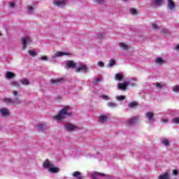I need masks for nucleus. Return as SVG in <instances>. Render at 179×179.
Here are the masks:
<instances>
[{"mask_svg": "<svg viewBox=\"0 0 179 179\" xmlns=\"http://www.w3.org/2000/svg\"><path fill=\"white\" fill-rule=\"evenodd\" d=\"M162 143L165 146H169V145H170V142L167 140V138H164L162 141Z\"/></svg>", "mask_w": 179, "mask_h": 179, "instance_id": "nucleus-39", "label": "nucleus"}, {"mask_svg": "<svg viewBox=\"0 0 179 179\" xmlns=\"http://www.w3.org/2000/svg\"><path fill=\"white\" fill-rule=\"evenodd\" d=\"M119 45L122 50H124L125 51L129 49V46L124 43H120Z\"/></svg>", "mask_w": 179, "mask_h": 179, "instance_id": "nucleus-20", "label": "nucleus"}, {"mask_svg": "<svg viewBox=\"0 0 179 179\" xmlns=\"http://www.w3.org/2000/svg\"><path fill=\"white\" fill-rule=\"evenodd\" d=\"M75 71L77 73H87L89 68L83 62H78Z\"/></svg>", "mask_w": 179, "mask_h": 179, "instance_id": "nucleus-2", "label": "nucleus"}, {"mask_svg": "<svg viewBox=\"0 0 179 179\" xmlns=\"http://www.w3.org/2000/svg\"><path fill=\"white\" fill-rule=\"evenodd\" d=\"M98 37H99V38H104V37H106V34H104V33H101V34L99 35Z\"/></svg>", "mask_w": 179, "mask_h": 179, "instance_id": "nucleus-48", "label": "nucleus"}, {"mask_svg": "<svg viewBox=\"0 0 179 179\" xmlns=\"http://www.w3.org/2000/svg\"><path fill=\"white\" fill-rule=\"evenodd\" d=\"M165 84L164 83H157V87L159 89H162V87H164Z\"/></svg>", "mask_w": 179, "mask_h": 179, "instance_id": "nucleus-41", "label": "nucleus"}, {"mask_svg": "<svg viewBox=\"0 0 179 179\" xmlns=\"http://www.w3.org/2000/svg\"><path fill=\"white\" fill-rule=\"evenodd\" d=\"M101 79L100 78H96V80H95V83H99V82H101Z\"/></svg>", "mask_w": 179, "mask_h": 179, "instance_id": "nucleus-51", "label": "nucleus"}, {"mask_svg": "<svg viewBox=\"0 0 179 179\" xmlns=\"http://www.w3.org/2000/svg\"><path fill=\"white\" fill-rule=\"evenodd\" d=\"M171 121L173 124H179V117H175Z\"/></svg>", "mask_w": 179, "mask_h": 179, "instance_id": "nucleus-42", "label": "nucleus"}, {"mask_svg": "<svg viewBox=\"0 0 179 179\" xmlns=\"http://www.w3.org/2000/svg\"><path fill=\"white\" fill-rule=\"evenodd\" d=\"M77 65H78V63H75L72 60H69V61L66 62V66L68 68H72L73 69H76Z\"/></svg>", "mask_w": 179, "mask_h": 179, "instance_id": "nucleus-13", "label": "nucleus"}, {"mask_svg": "<svg viewBox=\"0 0 179 179\" xmlns=\"http://www.w3.org/2000/svg\"><path fill=\"white\" fill-rule=\"evenodd\" d=\"M29 55H30V57H36L37 56V52H35V50H29Z\"/></svg>", "mask_w": 179, "mask_h": 179, "instance_id": "nucleus-37", "label": "nucleus"}, {"mask_svg": "<svg viewBox=\"0 0 179 179\" xmlns=\"http://www.w3.org/2000/svg\"><path fill=\"white\" fill-rule=\"evenodd\" d=\"M137 120L135 117H133L129 120H127L128 125H134V124H136Z\"/></svg>", "mask_w": 179, "mask_h": 179, "instance_id": "nucleus-23", "label": "nucleus"}, {"mask_svg": "<svg viewBox=\"0 0 179 179\" xmlns=\"http://www.w3.org/2000/svg\"><path fill=\"white\" fill-rule=\"evenodd\" d=\"M161 122H163L164 124H167V122H169V120L162 118L161 119Z\"/></svg>", "mask_w": 179, "mask_h": 179, "instance_id": "nucleus-46", "label": "nucleus"}, {"mask_svg": "<svg viewBox=\"0 0 179 179\" xmlns=\"http://www.w3.org/2000/svg\"><path fill=\"white\" fill-rule=\"evenodd\" d=\"M138 11H136V9L131 8L130 9V13L131 15H136Z\"/></svg>", "mask_w": 179, "mask_h": 179, "instance_id": "nucleus-43", "label": "nucleus"}, {"mask_svg": "<svg viewBox=\"0 0 179 179\" xmlns=\"http://www.w3.org/2000/svg\"><path fill=\"white\" fill-rule=\"evenodd\" d=\"M155 62H157V58L155 59Z\"/></svg>", "mask_w": 179, "mask_h": 179, "instance_id": "nucleus-55", "label": "nucleus"}, {"mask_svg": "<svg viewBox=\"0 0 179 179\" xmlns=\"http://www.w3.org/2000/svg\"><path fill=\"white\" fill-rule=\"evenodd\" d=\"M98 66H99V68H103L104 66V63L103 62H98Z\"/></svg>", "mask_w": 179, "mask_h": 179, "instance_id": "nucleus-45", "label": "nucleus"}, {"mask_svg": "<svg viewBox=\"0 0 179 179\" xmlns=\"http://www.w3.org/2000/svg\"><path fill=\"white\" fill-rule=\"evenodd\" d=\"M94 2H96V3H103L104 2V0H93Z\"/></svg>", "mask_w": 179, "mask_h": 179, "instance_id": "nucleus-49", "label": "nucleus"}, {"mask_svg": "<svg viewBox=\"0 0 179 179\" xmlns=\"http://www.w3.org/2000/svg\"><path fill=\"white\" fill-rule=\"evenodd\" d=\"M167 1H168L169 9H170L171 10H173V9H174V8H176V3H174V1H173V0H167Z\"/></svg>", "mask_w": 179, "mask_h": 179, "instance_id": "nucleus-16", "label": "nucleus"}, {"mask_svg": "<svg viewBox=\"0 0 179 179\" xmlns=\"http://www.w3.org/2000/svg\"><path fill=\"white\" fill-rule=\"evenodd\" d=\"M123 1H128V0H123Z\"/></svg>", "mask_w": 179, "mask_h": 179, "instance_id": "nucleus-56", "label": "nucleus"}, {"mask_svg": "<svg viewBox=\"0 0 179 179\" xmlns=\"http://www.w3.org/2000/svg\"><path fill=\"white\" fill-rule=\"evenodd\" d=\"M64 55H71V54L66 52L58 51L52 56V59H55V58H59V57H64Z\"/></svg>", "mask_w": 179, "mask_h": 179, "instance_id": "nucleus-8", "label": "nucleus"}, {"mask_svg": "<svg viewBox=\"0 0 179 179\" xmlns=\"http://www.w3.org/2000/svg\"><path fill=\"white\" fill-rule=\"evenodd\" d=\"M145 118L150 123L155 122V113L152 112H147L145 113Z\"/></svg>", "mask_w": 179, "mask_h": 179, "instance_id": "nucleus-7", "label": "nucleus"}, {"mask_svg": "<svg viewBox=\"0 0 179 179\" xmlns=\"http://www.w3.org/2000/svg\"><path fill=\"white\" fill-rule=\"evenodd\" d=\"M39 59H41V61H48V57L47 56H42Z\"/></svg>", "mask_w": 179, "mask_h": 179, "instance_id": "nucleus-44", "label": "nucleus"}, {"mask_svg": "<svg viewBox=\"0 0 179 179\" xmlns=\"http://www.w3.org/2000/svg\"><path fill=\"white\" fill-rule=\"evenodd\" d=\"M15 6H16V3L15 2H10L8 3L9 9H15Z\"/></svg>", "mask_w": 179, "mask_h": 179, "instance_id": "nucleus-36", "label": "nucleus"}, {"mask_svg": "<svg viewBox=\"0 0 179 179\" xmlns=\"http://www.w3.org/2000/svg\"><path fill=\"white\" fill-rule=\"evenodd\" d=\"M3 101L6 103V104H11L12 106H16L22 103V101L19 98L14 99L10 98H4Z\"/></svg>", "mask_w": 179, "mask_h": 179, "instance_id": "nucleus-3", "label": "nucleus"}, {"mask_svg": "<svg viewBox=\"0 0 179 179\" xmlns=\"http://www.w3.org/2000/svg\"><path fill=\"white\" fill-rule=\"evenodd\" d=\"M100 99H102V100L108 101L110 100V96H108V95L102 94L100 96Z\"/></svg>", "mask_w": 179, "mask_h": 179, "instance_id": "nucleus-38", "label": "nucleus"}, {"mask_svg": "<svg viewBox=\"0 0 179 179\" xmlns=\"http://www.w3.org/2000/svg\"><path fill=\"white\" fill-rule=\"evenodd\" d=\"M64 129L68 132H72V131H76L78 127L73 124L68 123L64 125Z\"/></svg>", "mask_w": 179, "mask_h": 179, "instance_id": "nucleus-4", "label": "nucleus"}, {"mask_svg": "<svg viewBox=\"0 0 179 179\" xmlns=\"http://www.w3.org/2000/svg\"><path fill=\"white\" fill-rule=\"evenodd\" d=\"M10 86H13V87H20V84L19 82L13 80L10 83Z\"/></svg>", "mask_w": 179, "mask_h": 179, "instance_id": "nucleus-21", "label": "nucleus"}, {"mask_svg": "<svg viewBox=\"0 0 179 179\" xmlns=\"http://www.w3.org/2000/svg\"><path fill=\"white\" fill-rule=\"evenodd\" d=\"M157 64L158 65H163L164 64H166V61L161 57H157Z\"/></svg>", "mask_w": 179, "mask_h": 179, "instance_id": "nucleus-30", "label": "nucleus"}, {"mask_svg": "<svg viewBox=\"0 0 179 179\" xmlns=\"http://www.w3.org/2000/svg\"><path fill=\"white\" fill-rule=\"evenodd\" d=\"M150 6L152 8H157V0H150Z\"/></svg>", "mask_w": 179, "mask_h": 179, "instance_id": "nucleus-28", "label": "nucleus"}, {"mask_svg": "<svg viewBox=\"0 0 179 179\" xmlns=\"http://www.w3.org/2000/svg\"><path fill=\"white\" fill-rule=\"evenodd\" d=\"M115 99L116 100H117V101H123V100H125V96L124 95L116 96Z\"/></svg>", "mask_w": 179, "mask_h": 179, "instance_id": "nucleus-29", "label": "nucleus"}, {"mask_svg": "<svg viewBox=\"0 0 179 179\" xmlns=\"http://www.w3.org/2000/svg\"><path fill=\"white\" fill-rule=\"evenodd\" d=\"M132 80H134V82H136V78H132Z\"/></svg>", "mask_w": 179, "mask_h": 179, "instance_id": "nucleus-54", "label": "nucleus"}, {"mask_svg": "<svg viewBox=\"0 0 179 179\" xmlns=\"http://www.w3.org/2000/svg\"><path fill=\"white\" fill-rule=\"evenodd\" d=\"M173 176H177V174H178V171L176 169L173 170Z\"/></svg>", "mask_w": 179, "mask_h": 179, "instance_id": "nucleus-50", "label": "nucleus"}, {"mask_svg": "<svg viewBox=\"0 0 179 179\" xmlns=\"http://www.w3.org/2000/svg\"><path fill=\"white\" fill-rule=\"evenodd\" d=\"M21 41L23 45V50H26L27 45L31 43V39L29 37H24L21 39Z\"/></svg>", "mask_w": 179, "mask_h": 179, "instance_id": "nucleus-5", "label": "nucleus"}, {"mask_svg": "<svg viewBox=\"0 0 179 179\" xmlns=\"http://www.w3.org/2000/svg\"><path fill=\"white\" fill-rule=\"evenodd\" d=\"M161 3H163V1L162 0H157V5H160Z\"/></svg>", "mask_w": 179, "mask_h": 179, "instance_id": "nucleus-52", "label": "nucleus"}, {"mask_svg": "<svg viewBox=\"0 0 179 179\" xmlns=\"http://www.w3.org/2000/svg\"><path fill=\"white\" fill-rule=\"evenodd\" d=\"M43 169H48V171L52 167H54V164H52L48 159H45V161L43 164Z\"/></svg>", "mask_w": 179, "mask_h": 179, "instance_id": "nucleus-10", "label": "nucleus"}, {"mask_svg": "<svg viewBox=\"0 0 179 179\" xmlns=\"http://www.w3.org/2000/svg\"><path fill=\"white\" fill-rule=\"evenodd\" d=\"M99 122H100V124H107V122H108V117L106 115H101L99 116Z\"/></svg>", "mask_w": 179, "mask_h": 179, "instance_id": "nucleus-12", "label": "nucleus"}, {"mask_svg": "<svg viewBox=\"0 0 179 179\" xmlns=\"http://www.w3.org/2000/svg\"><path fill=\"white\" fill-rule=\"evenodd\" d=\"M10 114V112L7 108H2L0 109V115H1V117L6 118V117L9 116Z\"/></svg>", "mask_w": 179, "mask_h": 179, "instance_id": "nucleus-9", "label": "nucleus"}, {"mask_svg": "<svg viewBox=\"0 0 179 179\" xmlns=\"http://www.w3.org/2000/svg\"><path fill=\"white\" fill-rule=\"evenodd\" d=\"M107 106H108V107H110V108H115V107L118 106V104L113 103V102H108Z\"/></svg>", "mask_w": 179, "mask_h": 179, "instance_id": "nucleus-24", "label": "nucleus"}, {"mask_svg": "<svg viewBox=\"0 0 179 179\" xmlns=\"http://www.w3.org/2000/svg\"><path fill=\"white\" fill-rule=\"evenodd\" d=\"M176 50H179V43L176 45Z\"/></svg>", "mask_w": 179, "mask_h": 179, "instance_id": "nucleus-53", "label": "nucleus"}, {"mask_svg": "<svg viewBox=\"0 0 179 179\" xmlns=\"http://www.w3.org/2000/svg\"><path fill=\"white\" fill-rule=\"evenodd\" d=\"M27 11L30 15H33V13H34V7H33L32 6H30V5L27 6Z\"/></svg>", "mask_w": 179, "mask_h": 179, "instance_id": "nucleus-18", "label": "nucleus"}, {"mask_svg": "<svg viewBox=\"0 0 179 179\" xmlns=\"http://www.w3.org/2000/svg\"><path fill=\"white\" fill-rule=\"evenodd\" d=\"M162 36H167L169 34V31L166 29H163L160 31Z\"/></svg>", "mask_w": 179, "mask_h": 179, "instance_id": "nucleus-34", "label": "nucleus"}, {"mask_svg": "<svg viewBox=\"0 0 179 179\" xmlns=\"http://www.w3.org/2000/svg\"><path fill=\"white\" fill-rule=\"evenodd\" d=\"M59 82H61V79L56 78V79L50 80V83H52L53 85H55L57 83H59Z\"/></svg>", "mask_w": 179, "mask_h": 179, "instance_id": "nucleus-40", "label": "nucleus"}, {"mask_svg": "<svg viewBox=\"0 0 179 179\" xmlns=\"http://www.w3.org/2000/svg\"><path fill=\"white\" fill-rule=\"evenodd\" d=\"M115 80H119V82H121L122 79H124V76L121 73H116L115 76Z\"/></svg>", "mask_w": 179, "mask_h": 179, "instance_id": "nucleus-22", "label": "nucleus"}, {"mask_svg": "<svg viewBox=\"0 0 179 179\" xmlns=\"http://www.w3.org/2000/svg\"><path fill=\"white\" fill-rule=\"evenodd\" d=\"M73 177H75L77 179H82V176H80V172L76 171L73 173Z\"/></svg>", "mask_w": 179, "mask_h": 179, "instance_id": "nucleus-27", "label": "nucleus"}, {"mask_svg": "<svg viewBox=\"0 0 179 179\" xmlns=\"http://www.w3.org/2000/svg\"><path fill=\"white\" fill-rule=\"evenodd\" d=\"M19 82L21 83V85H23V86H29V85H30V81H29V80L27 78H22L19 80Z\"/></svg>", "mask_w": 179, "mask_h": 179, "instance_id": "nucleus-15", "label": "nucleus"}, {"mask_svg": "<svg viewBox=\"0 0 179 179\" xmlns=\"http://www.w3.org/2000/svg\"><path fill=\"white\" fill-rule=\"evenodd\" d=\"M5 78L6 79H13L14 78L16 77V74H15V73L12 72V71H8L6 74H5Z\"/></svg>", "mask_w": 179, "mask_h": 179, "instance_id": "nucleus-14", "label": "nucleus"}, {"mask_svg": "<svg viewBox=\"0 0 179 179\" xmlns=\"http://www.w3.org/2000/svg\"><path fill=\"white\" fill-rule=\"evenodd\" d=\"M136 106H138V103L136 102H130L128 105V107L129 108H134V107H136Z\"/></svg>", "mask_w": 179, "mask_h": 179, "instance_id": "nucleus-33", "label": "nucleus"}, {"mask_svg": "<svg viewBox=\"0 0 179 179\" xmlns=\"http://www.w3.org/2000/svg\"><path fill=\"white\" fill-rule=\"evenodd\" d=\"M114 65H115V60H114V59H111L109 63L108 64L107 66L108 68H113Z\"/></svg>", "mask_w": 179, "mask_h": 179, "instance_id": "nucleus-25", "label": "nucleus"}, {"mask_svg": "<svg viewBox=\"0 0 179 179\" xmlns=\"http://www.w3.org/2000/svg\"><path fill=\"white\" fill-rule=\"evenodd\" d=\"M99 176H104L103 173H100L99 172H94L91 173V177L92 178V179H99Z\"/></svg>", "mask_w": 179, "mask_h": 179, "instance_id": "nucleus-17", "label": "nucleus"}, {"mask_svg": "<svg viewBox=\"0 0 179 179\" xmlns=\"http://www.w3.org/2000/svg\"><path fill=\"white\" fill-rule=\"evenodd\" d=\"M152 28L154 30H156V29H157V24H156V23H152Z\"/></svg>", "mask_w": 179, "mask_h": 179, "instance_id": "nucleus-47", "label": "nucleus"}, {"mask_svg": "<svg viewBox=\"0 0 179 179\" xmlns=\"http://www.w3.org/2000/svg\"><path fill=\"white\" fill-rule=\"evenodd\" d=\"M53 5L58 8H64L66 5V1L65 0H55L53 1Z\"/></svg>", "mask_w": 179, "mask_h": 179, "instance_id": "nucleus-6", "label": "nucleus"}, {"mask_svg": "<svg viewBox=\"0 0 179 179\" xmlns=\"http://www.w3.org/2000/svg\"><path fill=\"white\" fill-rule=\"evenodd\" d=\"M172 91L174 93H178L179 92V85H176L172 87Z\"/></svg>", "mask_w": 179, "mask_h": 179, "instance_id": "nucleus-35", "label": "nucleus"}, {"mask_svg": "<svg viewBox=\"0 0 179 179\" xmlns=\"http://www.w3.org/2000/svg\"><path fill=\"white\" fill-rule=\"evenodd\" d=\"M68 110H69V106H65L59 111L57 115L53 117V120L57 121V122H59V121H62V120H64L66 117H71V115H72V113H68Z\"/></svg>", "mask_w": 179, "mask_h": 179, "instance_id": "nucleus-1", "label": "nucleus"}, {"mask_svg": "<svg viewBox=\"0 0 179 179\" xmlns=\"http://www.w3.org/2000/svg\"><path fill=\"white\" fill-rule=\"evenodd\" d=\"M13 96H14V99H19V96H20L19 94V92L16 90L13 91Z\"/></svg>", "mask_w": 179, "mask_h": 179, "instance_id": "nucleus-32", "label": "nucleus"}, {"mask_svg": "<svg viewBox=\"0 0 179 179\" xmlns=\"http://www.w3.org/2000/svg\"><path fill=\"white\" fill-rule=\"evenodd\" d=\"M128 86H129V83L127 82L120 83L117 84L118 89L123 91L127 90V87H128Z\"/></svg>", "mask_w": 179, "mask_h": 179, "instance_id": "nucleus-11", "label": "nucleus"}, {"mask_svg": "<svg viewBox=\"0 0 179 179\" xmlns=\"http://www.w3.org/2000/svg\"><path fill=\"white\" fill-rule=\"evenodd\" d=\"M38 129L39 131H45V129H47V125L43 124H38Z\"/></svg>", "mask_w": 179, "mask_h": 179, "instance_id": "nucleus-26", "label": "nucleus"}, {"mask_svg": "<svg viewBox=\"0 0 179 179\" xmlns=\"http://www.w3.org/2000/svg\"><path fill=\"white\" fill-rule=\"evenodd\" d=\"M158 178H159V179H170L169 178V173H164L163 175H160L158 176Z\"/></svg>", "mask_w": 179, "mask_h": 179, "instance_id": "nucleus-31", "label": "nucleus"}, {"mask_svg": "<svg viewBox=\"0 0 179 179\" xmlns=\"http://www.w3.org/2000/svg\"><path fill=\"white\" fill-rule=\"evenodd\" d=\"M48 171L49 173H52L55 174V173H58V171H59V168L53 166L49 169Z\"/></svg>", "mask_w": 179, "mask_h": 179, "instance_id": "nucleus-19", "label": "nucleus"}]
</instances>
